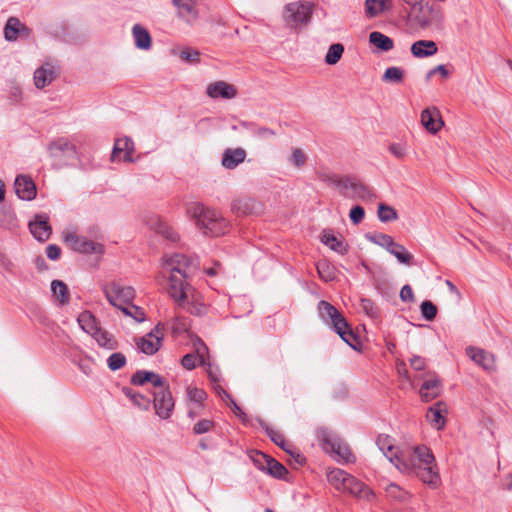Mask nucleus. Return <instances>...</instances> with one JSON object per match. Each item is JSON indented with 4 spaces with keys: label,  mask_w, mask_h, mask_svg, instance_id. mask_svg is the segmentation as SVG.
Listing matches in <instances>:
<instances>
[{
    "label": "nucleus",
    "mask_w": 512,
    "mask_h": 512,
    "mask_svg": "<svg viewBox=\"0 0 512 512\" xmlns=\"http://www.w3.org/2000/svg\"><path fill=\"white\" fill-rule=\"evenodd\" d=\"M392 0H365V16L369 19L392 9Z\"/></svg>",
    "instance_id": "393cba45"
},
{
    "label": "nucleus",
    "mask_w": 512,
    "mask_h": 512,
    "mask_svg": "<svg viewBox=\"0 0 512 512\" xmlns=\"http://www.w3.org/2000/svg\"><path fill=\"white\" fill-rule=\"evenodd\" d=\"M103 291L109 303L121 311L135 298V291L131 286H124L117 282L106 284Z\"/></svg>",
    "instance_id": "6e6552de"
},
{
    "label": "nucleus",
    "mask_w": 512,
    "mask_h": 512,
    "mask_svg": "<svg viewBox=\"0 0 512 512\" xmlns=\"http://www.w3.org/2000/svg\"><path fill=\"white\" fill-rule=\"evenodd\" d=\"M57 75V67L51 62L43 63L39 68H37L34 72V84L36 88L43 89L46 86L50 85L52 81L56 78Z\"/></svg>",
    "instance_id": "f3484780"
},
{
    "label": "nucleus",
    "mask_w": 512,
    "mask_h": 512,
    "mask_svg": "<svg viewBox=\"0 0 512 512\" xmlns=\"http://www.w3.org/2000/svg\"><path fill=\"white\" fill-rule=\"evenodd\" d=\"M180 58L189 63H195L199 60V52L194 49H184L180 52Z\"/></svg>",
    "instance_id": "0e129e2a"
},
{
    "label": "nucleus",
    "mask_w": 512,
    "mask_h": 512,
    "mask_svg": "<svg viewBox=\"0 0 512 512\" xmlns=\"http://www.w3.org/2000/svg\"><path fill=\"white\" fill-rule=\"evenodd\" d=\"M388 252L393 255L400 263L405 265L412 264L413 255L409 253L403 245L395 242L393 247Z\"/></svg>",
    "instance_id": "c9c22d12"
},
{
    "label": "nucleus",
    "mask_w": 512,
    "mask_h": 512,
    "mask_svg": "<svg viewBox=\"0 0 512 512\" xmlns=\"http://www.w3.org/2000/svg\"><path fill=\"white\" fill-rule=\"evenodd\" d=\"M187 213L204 235L218 237L229 229L228 221L220 213L205 207L202 203H191L187 207Z\"/></svg>",
    "instance_id": "20e7f679"
},
{
    "label": "nucleus",
    "mask_w": 512,
    "mask_h": 512,
    "mask_svg": "<svg viewBox=\"0 0 512 512\" xmlns=\"http://www.w3.org/2000/svg\"><path fill=\"white\" fill-rule=\"evenodd\" d=\"M266 432H267V435L270 437V439L276 444L278 445L280 448H282L284 451L290 453L291 455H293L292 451H291V448H292V445L289 444L284 436L277 430L273 429V428H267L266 429Z\"/></svg>",
    "instance_id": "a19ab883"
},
{
    "label": "nucleus",
    "mask_w": 512,
    "mask_h": 512,
    "mask_svg": "<svg viewBox=\"0 0 512 512\" xmlns=\"http://www.w3.org/2000/svg\"><path fill=\"white\" fill-rule=\"evenodd\" d=\"M15 193L21 200H33L36 197V186L30 177L19 175L14 182Z\"/></svg>",
    "instance_id": "6ab92c4d"
},
{
    "label": "nucleus",
    "mask_w": 512,
    "mask_h": 512,
    "mask_svg": "<svg viewBox=\"0 0 512 512\" xmlns=\"http://www.w3.org/2000/svg\"><path fill=\"white\" fill-rule=\"evenodd\" d=\"M317 435L322 449L330 453L337 462L348 464L355 461V457L349 447L336 435L327 429H320Z\"/></svg>",
    "instance_id": "423d86ee"
},
{
    "label": "nucleus",
    "mask_w": 512,
    "mask_h": 512,
    "mask_svg": "<svg viewBox=\"0 0 512 512\" xmlns=\"http://www.w3.org/2000/svg\"><path fill=\"white\" fill-rule=\"evenodd\" d=\"M371 241L375 244L385 248L389 251L395 244L393 238L390 235L379 233L378 235L371 238Z\"/></svg>",
    "instance_id": "864d4df0"
},
{
    "label": "nucleus",
    "mask_w": 512,
    "mask_h": 512,
    "mask_svg": "<svg viewBox=\"0 0 512 512\" xmlns=\"http://www.w3.org/2000/svg\"><path fill=\"white\" fill-rule=\"evenodd\" d=\"M441 385L438 378H432L425 381L420 388V396L423 401L428 402L440 394Z\"/></svg>",
    "instance_id": "cd10ccee"
},
{
    "label": "nucleus",
    "mask_w": 512,
    "mask_h": 512,
    "mask_svg": "<svg viewBox=\"0 0 512 512\" xmlns=\"http://www.w3.org/2000/svg\"><path fill=\"white\" fill-rule=\"evenodd\" d=\"M188 319L186 317L176 316L172 321V331L175 334H181L188 330Z\"/></svg>",
    "instance_id": "13d9d810"
},
{
    "label": "nucleus",
    "mask_w": 512,
    "mask_h": 512,
    "mask_svg": "<svg viewBox=\"0 0 512 512\" xmlns=\"http://www.w3.org/2000/svg\"><path fill=\"white\" fill-rule=\"evenodd\" d=\"M313 5L309 2L296 1L285 5L283 19L292 29L307 25L312 17Z\"/></svg>",
    "instance_id": "0eeeda50"
},
{
    "label": "nucleus",
    "mask_w": 512,
    "mask_h": 512,
    "mask_svg": "<svg viewBox=\"0 0 512 512\" xmlns=\"http://www.w3.org/2000/svg\"><path fill=\"white\" fill-rule=\"evenodd\" d=\"M29 229L34 238L41 242L48 240L52 233L49 217L46 214H36L29 222Z\"/></svg>",
    "instance_id": "4468645a"
},
{
    "label": "nucleus",
    "mask_w": 512,
    "mask_h": 512,
    "mask_svg": "<svg viewBox=\"0 0 512 512\" xmlns=\"http://www.w3.org/2000/svg\"><path fill=\"white\" fill-rule=\"evenodd\" d=\"M342 187L345 190L344 196L348 198L370 200L375 196L367 186L349 178L342 182Z\"/></svg>",
    "instance_id": "2eb2a0df"
},
{
    "label": "nucleus",
    "mask_w": 512,
    "mask_h": 512,
    "mask_svg": "<svg viewBox=\"0 0 512 512\" xmlns=\"http://www.w3.org/2000/svg\"><path fill=\"white\" fill-rule=\"evenodd\" d=\"M307 157L300 148H293L289 161L297 168L302 167L306 163Z\"/></svg>",
    "instance_id": "6e6d98bb"
},
{
    "label": "nucleus",
    "mask_w": 512,
    "mask_h": 512,
    "mask_svg": "<svg viewBox=\"0 0 512 512\" xmlns=\"http://www.w3.org/2000/svg\"><path fill=\"white\" fill-rule=\"evenodd\" d=\"M348 473L342 469L334 468L327 472V479L338 491L343 490Z\"/></svg>",
    "instance_id": "f704fd0d"
},
{
    "label": "nucleus",
    "mask_w": 512,
    "mask_h": 512,
    "mask_svg": "<svg viewBox=\"0 0 512 512\" xmlns=\"http://www.w3.org/2000/svg\"><path fill=\"white\" fill-rule=\"evenodd\" d=\"M422 317L427 321H432L437 315V307L429 300H425L420 305Z\"/></svg>",
    "instance_id": "3c124183"
},
{
    "label": "nucleus",
    "mask_w": 512,
    "mask_h": 512,
    "mask_svg": "<svg viewBox=\"0 0 512 512\" xmlns=\"http://www.w3.org/2000/svg\"><path fill=\"white\" fill-rule=\"evenodd\" d=\"M77 321L81 329L90 335L94 334L97 329L100 328L95 317L89 311L80 313Z\"/></svg>",
    "instance_id": "72a5a7b5"
},
{
    "label": "nucleus",
    "mask_w": 512,
    "mask_h": 512,
    "mask_svg": "<svg viewBox=\"0 0 512 512\" xmlns=\"http://www.w3.org/2000/svg\"><path fill=\"white\" fill-rule=\"evenodd\" d=\"M206 95L211 99L230 100L237 96V89L234 85L223 81H215L206 87Z\"/></svg>",
    "instance_id": "f8f14e48"
},
{
    "label": "nucleus",
    "mask_w": 512,
    "mask_h": 512,
    "mask_svg": "<svg viewBox=\"0 0 512 512\" xmlns=\"http://www.w3.org/2000/svg\"><path fill=\"white\" fill-rule=\"evenodd\" d=\"M126 357L123 353L114 352L107 359V365L110 370L117 371L126 365Z\"/></svg>",
    "instance_id": "49530a36"
},
{
    "label": "nucleus",
    "mask_w": 512,
    "mask_h": 512,
    "mask_svg": "<svg viewBox=\"0 0 512 512\" xmlns=\"http://www.w3.org/2000/svg\"><path fill=\"white\" fill-rule=\"evenodd\" d=\"M388 151L397 159L402 160L407 156L406 143H391L388 146Z\"/></svg>",
    "instance_id": "5fc2aeb1"
},
{
    "label": "nucleus",
    "mask_w": 512,
    "mask_h": 512,
    "mask_svg": "<svg viewBox=\"0 0 512 512\" xmlns=\"http://www.w3.org/2000/svg\"><path fill=\"white\" fill-rule=\"evenodd\" d=\"M320 318L340 336L351 348L356 349L358 339L345 317L331 303L321 300L317 305Z\"/></svg>",
    "instance_id": "39448f33"
},
{
    "label": "nucleus",
    "mask_w": 512,
    "mask_h": 512,
    "mask_svg": "<svg viewBox=\"0 0 512 512\" xmlns=\"http://www.w3.org/2000/svg\"><path fill=\"white\" fill-rule=\"evenodd\" d=\"M394 466L402 473L417 476L423 483L433 488L440 482L435 457L424 445L401 450L399 455H395Z\"/></svg>",
    "instance_id": "f03ea898"
},
{
    "label": "nucleus",
    "mask_w": 512,
    "mask_h": 512,
    "mask_svg": "<svg viewBox=\"0 0 512 512\" xmlns=\"http://www.w3.org/2000/svg\"><path fill=\"white\" fill-rule=\"evenodd\" d=\"M79 368L86 376H90L93 372V367L89 360H81Z\"/></svg>",
    "instance_id": "774afa93"
},
{
    "label": "nucleus",
    "mask_w": 512,
    "mask_h": 512,
    "mask_svg": "<svg viewBox=\"0 0 512 512\" xmlns=\"http://www.w3.org/2000/svg\"><path fill=\"white\" fill-rule=\"evenodd\" d=\"M180 17L195 20L198 16L192 0H172Z\"/></svg>",
    "instance_id": "2f4dec72"
},
{
    "label": "nucleus",
    "mask_w": 512,
    "mask_h": 512,
    "mask_svg": "<svg viewBox=\"0 0 512 512\" xmlns=\"http://www.w3.org/2000/svg\"><path fill=\"white\" fill-rule=\"evenodd\" d=\"M122 312L126 316L133 318L136 322H143L145 320L144 310L141 307L134 305L133 302L123 308Z\"/></svg>",
    "instance_id": "8fccbe9b"
},
{
    "label": "nucleus",
    "mask_w": 512,
    "mask_h": 512,
    "mask_svg": "<svg viewBox=\"0 0 512 512\" xmlns=\"http://www.w3.org/2000/svg\"><path fill=\"white\" fill-rule=\"evenodd\" d=\"M214 425L215 424L212 420L202 419L198 423L195 424V426L193 428V432L196 435H201V434L211 431L212 428L214 427Z\"/></svg>",
    "instance_id": "bf43d9fd"
},
{
    "label": "nucleus",
    "mask_w": 512,
    "mask_h": 512,
    "mask_svg": "<svg viewBox=\"0 0 512 512\" xmlns=\"http://www.w3.org/2000/svg\"><path fill=\"white\" fill-rule=\"evenodd\" d=\"M149 225L156 233L162 235L168 240L176 241L178 239L177 233L159 218H152Z\"/></svg>",
    "instance_id": "7c9ffc66"
},
{
    "label": "nucleus",
    "mask_w": 512,
    "mask_h": 512,
    "mask_svg": "<svg viewBox=\"0 0 512 512\" xmlns=\"http://www.w3.org/2000/svg\"><path fill=\"white\" fill-rule=\"evenodd\" d=\"M198 360L200 361V363H202L203 357L189 353L183 356L181 364L184 368L192 370L197 366Z\"/></svg>",
    "instance_id": "4d7b16f0"
},
{
    "label": "nucleus",
    "mask_w": 512,
    "mask_h": 512,
    "mask_svg": "<svg viewBox=\"0 0 512 512\" xmlns=\"http://www.w3.org/2000/svg\"><path fill=\"white\" fill-rule=\"evenodd\" d=\"M131 384L142 386L149 382L153 386V407L156 415L161 419H169L174 410L175 402L166 380L159 374L146 371H136L130 379Z\"/></svg>",
    "instance_id": "7ed1b4c3"
},
{
    "label": "nucleus",
    "mask_w": 512,
    "mask_h": 512,
    "mask_svg": "<svg viewBox=\"0 0 512 512\" xmlns=\"http://www.w3.org/2000/svg\"><path fill=\"white\" fill-rule=\"evenodd\" d=\"M192 261L182 254L165 255L162 258V269L169 274L168 294L176 306L192 315L202 316L207 308L202 296L187 281L186 269Z\"/></svg>",
    "instance_id": "f257e3e1"
},
{
    "label": "nucleus",
    "mask_w": 512,
    "mask_h": 512,
    "mask_svg": "<svg viewBox=\"0 0 512 512\" xmlns=\"http://www.w3.org/2000/svg\"><path fill=\"white\" fill-rule=\"evenodd\" d=\"M365 216V211L362 206H355L350 210L349 217L353 224L357 225L359 224Z\"/></svg>",
    "instance_id": "e2e57ef3"
},
{
    "label": "nucleus",
    "mask_w": 512,
    "mask_h": 512,
    "mask_svg": "<svg viewBox=\"0 0 512 512\" xmlns=\"http://www.w3.org/2000/svg\"><path fill=\"white\" fill-rule=\"evenodd\" d=\"M369 41L372 45L376 46L378 49L384 52L390 51L394 47L393 40L390 37L378 31L370 33Z\"/></svg>",
    "instance_id": "473e14b6"
},
{
    "label": "nucleus",
    "mask_w": 512,
    "mask_h": 512,
    "mask_svg": "<svg viewBox=\"0 0 512 512\" xmlns=\"http://www.w3.org/2000/svg\"><path fill=\"white\" fill-rule=\"evenodd\" d=\"M266 472L276 478H283L288 473L287 469L274 458L268 461Z\"/></svg>",
    "instance_id": "de8ad7c7"
},
{
    "label": "nucleus",
    "mask_w": 512,
    "mask_h": 512,
    "mask_svg": "<svg viewBox=\"0 0 512 512\" xmlns=\"http://www.w3.org/2000/svg\"><path fill=\"white\" fill-rule=\"evenodd\" d=\"M132 36L134 44L139 50L148 51L152 47V37L149 31L141 24H135L132 27Z\"/></svg>",
    "instance_id": "5701e85b"
},
{
    "label": "nucleus",
    "mask_w": 512,
    "mask_h": 512,
    "mask_svg": "<svg viewBox=\"0 0 512 512\" xmlns=\"http://www.w3.org/2000/svg\"><path fill=\"white\" fill-rule=\"evenodd\" d=\"M47 150L52 158H59L61 156L74 158L77 154L75 145L64 137L50 142Z\"/></svg>",
    "instance_id": "dca6fc26"
},
{
    "label": "nucleus",
    "mask_w": 512,
    "mask_h": 512,
    "mask_svg": "<svg viewBox=\"0 0 512 512\" xmlns=\"http://www.w3.org/2000/svg\"><path fill=\"white\" fill-rule=\"evenodd\" d=\"M164 338V325L158 323L148 334L137 342L138 348L147 355L155 354L162 345Z\"/></svg>",
    "instance_id": "9d476101"
},
{
    "label": "nucleus",
    "mask_w": 512,
    "mask_h": 512,
    "mask_svg": "<svg viewBox=\"0 0 512 512\" xmlns=\"http://www.w3.org/2000/svg\"><path fill=\"white\" fill-rule=\"evenodd\" d=\"M317 271L319 276L326 282L335 279L336 273L335 268L326 260L319 261L317 263Z\"/></svg>",
    "instance_id": "ea45409f"
},
{
    "label": "nucleus",
    "mask_w": 512,
    "mask_h": 512,
    "mask_svg": "<svg viewBox=\"0 0 512 512\" xmlns=\"http://www.w3.org/2000/svg\"><path fill=\"white\" fill-rule=\"evenodd\" d=\"M231 209L237 215H258L262 213L264 205L251 197H241L233 201Z\"/></svg>",
    "instance_id": "ddd939ff"
},
{
    "label": "nucleus",
    "mask_w": 512,
    "mask_h": 512,
    "mask_svg": "<svg viewBox=\"0 0 512 512\" xmlns=\"http://www.w3.org/2000/svg\"><path fill=\"white\" fill-rule=\"evenodd\" d=\"M410 366L415 371H424L426 368V359L419 355H413L409 359Z\"/></svg>",
    "instance_id": "680f3d73"
},
{
    "label": "nucleus",
    "mask_w": 512,
    "mask_h": 512,
    "mask_svg": "<svg viewBox=\"0 0 512 512\" xmlns=\"http://www.w3.org/2000/svg\"><path fill=\"white\" fill-rule=\"evenodd\" d=\"M400 299L403 302H412L414 300V293L410 285L406 284L401 288Z\"/></svg>",
    "instance_id": "69168bd1"
},
{
    "label": "nucleus",
    "mask_w": 512,
    "mask_h": 512,
    "mask_svg": "<svg viewBox=\"0 0 512 512\" xmlns=\"http://www.w3.org/2000/svg\"><path fill=\"white\" fill-rule=\"evenodd\" d=\"M341 492L365 499L373 497V492L365 484L350 474H348L345 486H343V490H341Z\"/></svg>",
    "instance_id": "412c9836"
},
{
    "label": "nucleus",
    "mask_w": 512,
    "mask_h": 512,
    "mask_svg": "<svg viewBox=\"0 0 512 512\" xmlns=\"http://www.w3.org/2000/svg\"><path fill=\"white\" fill-rule=\"evenodd\" d=\"M321 241L331 250L339 254H345L347 252V244L343 240L338 239L333 233L324 231L321 236Z\"/></svg>",
    "instance_id": "c756f323"
},
{
    "label": "nucleus",
    "mask_w": 512,
    "mask_h": 512,
    "mask_svg": "<svg viewBox=\"0 0 512 512\" xmlns=\"http://www.w3.org/2000/svg\"><path fill=\"white\" fill-rule=\"evenodd\" d=\"M46 255L50 260H57L61 255V249L55 244H50L46 248Z\"/></svg>",
    "instance_id": "338daca9"
},
{
    "label": "nucleus",
    "mask_w": 512,
    "mask_h": 512,
    "mask_svg": "<svg viewBox=\"0 0 512 512\" xmlns=\"http://www.w3.org/2000/svg\"><path fill=\"white\" fill-rule=\"evenodd\" d=\"M360 309L371 319H377L380 315L379 308L376 306V304L367 298L361 299Z\"/></svg>",
    "instance_id": "c03bdc74"
},
{
    "label": "nucleus",
    "mask_w": 512,
    "mask_h": 512,
    "mask_svg": "<svg viewBox=\"0 0 512 512\" xmlns=\"http://www.w3.org/2000/svg\"><path fill=\"white\" fill-rule=\"evenodd\" d=\"M420 119L424 128L432 134H436L444 125L440 112L436 107L424 109L421 112Z\"/></svg>",
    "instance_id": "a211bd4d"
},
{
    "label": "nucleus",
    "mask_w": 512,
    "mask_h": 512,
    "mask_svg": "<svg viewBox=\"0 0 512 512\" xmlns=\"http://www.w3.org/2000/svg\"><path fill=\"white\" fill-rule=\"evenodd\" d=\"M131 402L135 406H137L138 408H140L142 410H148L151 406L150 399L147 396H145L139 392H137L135 394V396H134V398H132Z\"/></svg>",
    "instance_id": "052dcab7"
},
{
    "label": "nucleus",
    "mask_w": 512,
    "mask_h": 512,
    "mask_svg": "<svg viewBox=\"0 0 512 512\" xmlns=\"http://www.w3.org/2000/svg\"><path fill=\"white\" fill-rule=\"evenodd\" d=\"M91 336L100 347L106 350H116L118 348V342L115 337L106 330H103L101 327L98 328Z\"/></svg>",
    "instance_id": "c85d7f7f"
},
{
    "label": "nucleus",
    "mask_w": 512,
    "mask_h": 512,
    "mask_svg": "<svg viewBox=\"0 0 512 512\" xmlns=\"http://www.w3.org/2000/svg\"><path fill=\"white\" fill-rule=\"evenodd\" d=\"M0 224L8 229L15 228L17 226V220L15 213L9 208H3L0 210Z\"/></svg>",
    "instance_id": "37998d69"
},
{
    "label": "nucleus",
    "mask_w": 512,
    "mask_h": 512,
    "mask_svg": "<svg viewBox=\"0 0 512 512\" xmlns=\"http://www.w3.org/2000/svg\"><path fill=\"white\" fill-rule=\"evenodd\" d=\"M134 142L130 137H123L116 139L111 155L112 161H115L120 153H124L123 161L124 162H133L134 159L132 154L134 152Z\"/></svg>",
    "instance_id": "4be33fe9"
},
{
    "label": "nucleus",
    "mask_w": 512,
    "mask_h": 512,
    "mask_svg": "<svg viewBox=\"0 0 512 512\" xmlns=\"http://www.w3.org/2000/svg\"><path fill=\"white\" fill-rule=\"evenodd\" d=\"M404 73L399 67H389L385 70L383 80L389 83H400L403 80Z\"/></svg>",
    "instance_id": "09e8293b"
},
{
    "label": "nucleus",
    "mask_w": 512,
    "mask_h": 512,
    "mask_svg": "<svg viewBox=\"0 0 512 512\" xmlns=\"http://www.w3.org/2000/svg\"><path fill=\"white\" fill-rule=\"evenodd\" d=\"M186 393L190 401H193L200 405H203V402L207 398V393L203 389L197 388L193 385L187 386Z\"/></svg>",
    "instance_id": "a18cd8bd"
},
{
    "label": "nucleus",
    "mask_w": 512,
    "mask_h": 512,
    "mask_svg": "<svg viewBox=\"0 0 512 512\" xmlns=\"http://www.w3.org/2000/svg\"><path fill=\"white\" fill-rule=\"evenodd\" d=\"M437 45L431 40H419L412 44L411 53L417 58L428 57L436 54Z\"/></svg>",
    "instance_id": "bb28decb"
},
{
    "label": "nucleus",
    "mask_w": 512,
    "mask_h": 512,
    "mask_svg": "<svg viewBox=\"0 0 512 512\" xmlns=\"http://www.w3.org/2000/svg\"><path fill=\"white\" fill-rule=\"evenodd\" d=\"M377 216L381 222L387 223L396 221L398 219V212L394 207L385 203H380L378 205Z\"/></svg>",
    "instance_id": "e433bc0d"
},
{
    "label": "nucleus",
    "mask_w": 512,
    "mask_h": 512,
    "mask_svg": "<svg viewBox=\"0 0 512 512\" xmlns=\"http://www.w3.org/2000/svg\"><path fill=\"white\" fill-rule=\"evenodd\" d=\"M246 152L242 148L226 149L222 156V165L226 169H234L244 162Z\"/></svg>",
    "instance_id": "a878e982"
},
{
    "label": "nucleus",
    "mask_w": 512,
    "mask_h": 512,
    "mask_svg": "<svg viewBox=\"0 0 512 512\" xmlns=\"http://www.w3.org/2000/svg\"><path fill=\"white\" fill-rule=\"evenodd\" d=\"M446 413V404L442 401H439L428 408L426 412V419L433 428L442 430L446 424Z\"/></svg>",
    "instance_id": "aec40b11"
},
{
    "label": "nucleus",
    "mask_w": 512,
    "mask_h": 512,
    "mask_svg": "<svg viewBox=\"0 0 512 512\" xmlns=\"http://www.w3.org/2000/svg\"><path fill=\"white\" fill-rule=\"evenodd\" d=\"M250 458L259 470L266 471L268 461L271 457L260 451H252L250 453Z\"/></svg>",
    "instance_id": "603ef678"
},
{
    "label": "nucleus",
    "mask_w": 512,
    "mask_h": 512,
    "mask_svg": "<svg viewBox=\"0 0 512 512\" xmlns=\"http://www.w3.org/2000/svg\"><path fill=\"white\" fill-rule=\"evenodd\" d=\"M376 445L385 457L392 463H395V455H399L394 439L387 434H380L376 439Z\"/></svg>",
    "instance_id": "b1692460"
},
{
    "label": "nucleus",
    "mask_w": 512,
    "mask_h": 512,
    "mask_svg": "<svg viewBox=\"0 0 512 512\" xmlns=\"http://www.w3.org/2000/svg\"><path fill=\"white\" fill-rule=\"evenodd\" d=\"M51 290L54 296L57 297L61 304H65L68 302V288L63 281L53 280L51 283Z\"/></svg>",
    "instance_id": "58836bf2"
},
{
    "label": "nucleus",
    "mask_w": 512,
    "mask_h": 512,
    "mask_svg": "<svg viewBox=\"0 0 512 512\" xmlns=\"http://www.w3.org/2000/svg\"><path fill=\"white\" fill-rule=\"evenodd\" d=\"M65 243L75 252L82 254H102L103 245L74 232H68L64 235Z\"/></svg>",
    "instance_id": "1a4fd4ad"
},
{
    "label": "nucleus",
    "mask_w": 512,
    "mask_h": 512,
    "mask_svg": "<svg viewBox=\"0 0 512 512\" xmlns=\"http://www.w3.org/2000/svg\"><path fill=\"white\" fill-rule=\"evenodd\" d=\"M466 355L477 365L481 366L485 371H496V360L492 353H489L481 348L468 346L466 348Z\"/></svg>",
    "instance_id": "9b49d317"
},
{
    "label": "nucleus",
    "mask_w": 512,
    "mask_h": 512,
    "mask_svg": "<svg viewBox=\"0 0 512 512\" xmlns=\"http://www.w3.org/2000/svg\"><path fill=\"white\" fill-rule=\"evenodd\" d=\"M20 27V20L16 17H10L4 27V37L7 41L17 40Z\"/></svg>",
    "instance_id": "4c0bfd02"
},
{
    "label": "nucleus",
    "mask_w": 512,
    "mask_h": 512,
    "mask_svg": "<svg viewBox=\"0 0 512 512\" xmlns=\"http://www.w3.org/2000/svg\"><path fill=\"white\" fill-rule=\"evenodd\" d=\"M343 52L344 46L342 44H332L325 55V62L329 65L336 64L340 60Z\"/></svg>",
    "instance_id": "79ce46f5"
}]
</instances>
